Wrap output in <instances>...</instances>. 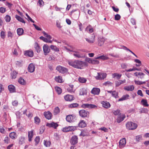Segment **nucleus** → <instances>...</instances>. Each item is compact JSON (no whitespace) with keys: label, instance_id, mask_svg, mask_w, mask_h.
I'll list each match as a JSON object with an SVG mask.
<instances>
[{"label":"nucleus","instance_id":"nucleus-16","mask_svg":"<svg viewBox=\"0 0 149 149\" xmlns=\"http://www.w3.org/2000/svg\"><path fill=\"white\" fill-rule=\"evenodd\" d=\"M44 115L45 117L47 119H51L52 117V114L49 111L45 112L44 113Z\"/></svg>","mask_w":149,"mask_h":149},{"label":"nucleus","instance_id":"nucleus-3","mask_svg":"<svg viewBox=\"0 0 149 149\" xmlns=\"http://www.w3.org/2000/svg\"><path fill=\"white\" fill-rule=\"evenodd\" d=\"M126 125V128L129 130H134L137 127V125L136 124L132 122H128Z\"/></svg>","mask_w":149,"mask_h":149},{"label":"nucleus","instance_id":"nucleus-9","mask_svg":"<svg viewBox=\"0 0 149 149\" xmlns=\"http://www.w3.org/2000/svg\"><path fill=\"white\" fill-rule=\"evenodd\" d=\"M98 75L95 77L97 79H104L107 76L106 73H97Z\"/></svg>","mask_w":149,"mask_h":149},{"label":"nucleus","instance_id":"nucleus-43","mask_svg":"<svg viewBox=\"0 0 149 149\" xmlns=\"http://www.w3.org/2000/svg\"><path fill=\"white\" fill-rule=\"evenodd\" d=\"M86 30L87 31H88L89 33H92L93 31V29L90 26H88L86 28Z\"/></svg>","mask_w":149,"mask_h":149},{"label":"nucleus","instance_id":"nucleus-17","mask_svg":"<svg viewBox=\"0 0 149 149\" xmlns=\"http://www.w3.org/2000/svg\"><path fill=\"white\" fill-rule=\"evenodd\" d=\"M100 89L97 88H94L91 91V93L94 95H98L100 93Z\"/></svg>","mask_w":149,"mask_h":149},{"label":"nucleus","instance_id":"nucleus-30","mask_svg":"<svg viewBox=\"0 0 149 149\" xmlns=\"http://www.w3.org/2000/svg\"><path fill=\"white\" fill-rule=\"evenodd\" d=\"M55 80L58 83H62L63 82L62 77L60 76L56 77L55 78Z\"/></svg>","mask_w":149,"mask_h":149},{"label":"nucleus","instance_id":"nucleus-12","mask_svg":"<svg viewBox=\"0 0 149 149\" xmlns=\"http://www.w3.org/2000/svg\"><path fill=\"white\" fill-rule=\"evenodd\" d=\"M125 118V116L124 114H120L117 119V122L118 123H119L122 121Z\"/></svg>","mask_w":149,"mask_h":149},{"label":"nucleus","instance_id":"nucleus-56","mask_svg":"<svg viewBox=\"0 0 149 149\" xmlns=\"http://www.w3.org/2000/svg\"><path fill=\"white\" fill-rule=\"evenodd\" d=\"M111 95L113 97H115V98H117L118 97V93L115 91H113Z\"/></svg>","mask_w":149,"mask_h":149},{"label":"nucleus","instance_id":"nucleus-42","mask_svg":"<svg viewBox=\"0 0 149 149\" xmlns=\"http://www.w3.org/2000/svg\"><path fill=\"white\" fill-rule=\"evenodd\" d=\"M121 76V74L118 73H115L112 74V77L113 78L116 77L117 79H119Z\"/></svg>","mask_w":149,"mask_h":149},{"label":"nucleus","instance_id":"nucleus-20","mask_svg":"<svg viewBox=\"0 0 149 149\" xmlns=\"http://www.w3.org/2000/svg\"><path fill=\"white\" fill-rule=\"evenodd\" d=\"M134 74L138 78L141 79H142L144 77L145 74L143 72H135L134 73Z\"/></svg>","mask_w":149,"mask_h":149},{"label":"nucleus","instance_id":"nucleus-48","mask_svg":"<svg viewBox=\"0 0 149 149\" xmlns=\"http://www.w3.org/2000/svg\"><path fill=\"white\" fill-rule=\"evenodd\" d=\"M17 72L15 71H13L11 73V77L13 79H15L16 78L17 75Z\"/></svg>","mask_w":149,"mask_h":149},{"label":"nucleus","instance_id":"nucleus-27","mask_svg":"<svg viewBox=\"0 0 149 149\" xmlns=\"http://www.w3.org/2000/svg\"><path fill=\"white\" fill-rule=\"evenodd\" d=\"M130 96L128 94L124 95L121 98H120L118 100V101H121L124 100H125L129 99Z\"/></svg>","mask_w":149,"mask_h":149},{"label":"nucleus","instance_id":"nucleus-35","mask_svg":"<svg viewBox=\"0 0 149 149\" xmlns=\"http://www.w3.org/2000/svg\"><path fill=\"white\" fill-rule=\"evenodd\" d=\"M34 47L36 49V51L37 52H40L41 50L37 42H35V43Z\"/></svg>","mask_w":149,"mask_h":149},{"label":"nucleus","instance_id":"nucleus-38","mask_svg":"<svg viewBox=\"0 0 149 149\" xmlns=\"http://www.w3.org/2000/svg\"><path fill=\"white\" fill-rule=\"evenodd\" d=\"M18 82L19 84L22 85H25L26 84V82L22 78L19 79Z\"/></svg>","mask_w":149,"mask_h":149},{"label":"nucleus","instance_id":"nucleus-45","mask_svg":"<svg viewBox=\"0 0 149 149\" xmlns=\"http://www.w3.org/2000/svg\"><path fill=\"white\" fill-rule=\"evenodd\" d=\"M135 84L137 85H141L146 83L145 81H139L134 80Z\"/></svg>","mask_w":149,"mask_h":149},{"label":"nucleus","instance_id":"nucleus-41","mask_svg":"<svg viewBox=\"0 0 149 149\" xmlns=\"http://www.w3.org/2000/svg\"><path fill=\"white\" fill-rule=\"evenodd\" d=\"M34 120L35 123L37 125H39L40 122V119L37 116L34 118Z\"/></svg>","mask_w":149,"mask_h":149},{"label":"nucleus","instance_id":"nucleus-44","mask_svg":"<svg viewBox=\"0 0 149 149\" xmlns=\"http://www.w3.org/2000/svg\"><path fill=\"white\" fill-rule=\"evenodd\" d=\"M97 59L96 58V57L94 59H92V62L91 64H97L99 63V61L97 60Z\"/></svg>","mask_w":149,"mask_h":149},{"label":"nucleus","instance_id":"nucleus-24","mask_svg":"<svg viewBox=\"0 0 149 149\" xmlns=\"http://www.w3.org/2000/svg\"><path fill=\"white\" fill-rule=\"evenodd\" d=\"M24 54L25 56L32 57L33 56V53L32 50H27L25 52Z\"/></svg>","mask_w":149,"mask_h":149},{"label":"nucleus","instance_id":"nucleus-19","mask_svg":"<svg viewBox=\"0 0 149 149\" xmlns=\"http://www.w3.org/2000/svg\"><path fill=\"white\" fill-rule=\"evenodd\" d=\"M35 67L33 63L30 64L28 68V70L29 72L31 73L33 72L35 69Z\"/></svg>","mask_w":149,"mask_h":149},{"label":"nucleus","instance_id":"nucleus-5","mask_svg":"<svg viewBox=\"0 0 149 149\" xmlns=\"http://www.w3.org/2000/svg\"><path fill=\"white\" fill-rule=\"evenodd\" d=\"M56 69L59 72L63 74L66 73L68 71V70L67 68L60 65L58 66L56 68Z\"/></svg>","mask_w":149,"mask_h":149},{"label":"nucleus","instance_id":"nucleus-36","mask_svg":"<svg viewBox=\"0 0 149 149\" xmlns=\"http://www.w3.org/2000/svg\"><path fill=\"white\" fill-rule=\"evenodd\" d=\"M141 103L144 107H148V106L147 100H146L142 99L141 101Z\"/></svg>","mask_w":149,"mask_h":149},{"label":"nucleus","instance_id":"nucleus-15","mask_svg":"<svg viewBox=\"0 0 149 149\" xmlns=\"http://www.w3.org/2000/svg\"><path fill=\"white\" fill-rule=\"evenodd\" d=\"M95 36L93 35L89 38H85V39L89 43H94L95 41Z\"/></svg>","mask_w":149,"mask_h":149},{"label":"nucleus","instance_id":"nucleus-13","mask_svg":"<svg viewBox=\"0 0 149 149\" xmlns=\"http://www.w3.org/2000/svg\"><path fill=\"white\" fill-rule=\"evenodd\" d=\"M126 139L123 138L120 140L119 142V146L120 148H123L126 144Z\"/></svg>","mask_w":149,"mask_h":149},{"label":"nucleus","instance_id":"nucleus-39","mask_svg":"<svg viewBox=\"0 0 149 149\" xmlns=\"http://www.w3.org/2000/svg\"><path fill=\"white\" fill-rule=\"evenodd\" d=\"M25 142V138L23 136H21L19 139V143L22 145Z\"/></svg>","mask_w":149,"mask_h":149},{"label":"nucleus","instance_id":"nucleus-14","mask_svg":"<svg viewBox=\"0 0 149 149\" xmlns=\"http://www.w3.org/2000/svg\"><path fill=\"white\" fill-rule=\"evenodd\" d=\"M101 103L102 104V107L108 109L111 107L110 104L106 101H103Z\"/></svg>","mask_w":149,"mask_h":149},{"label":"nucleus","instance_id":"nucleus-18","mask_svg":"<svg viewBox=\"0 0 149 149\" xmlns=\"http://www.w3.org/2000/svg\"><path fill=\"white\" fill-rule=\"evenodd\" d=\"M65 100L68 101H71L74 100L73 96L69 94H68L65 95L64 97Z\"/></svg>","mask_w":149,"mask_h":149},{"label":"nucleus","instance_id":"nucleus-31","mask_svg":"<svg viewBox=\"0 0 149 149\" xmlns=\"http://www.w3.org/2000/svg\"><path fill=\"white\" fill-rule=\"evenodd\" d=\"M9 136L12 139H15L17 138V134L16 133L14 132L10 133L9 134Z\"/></svg>","mask_w":149,"mask_h":149},{"label":"nucleus","instance_id":"nucleus-54","mask_svg":"<svg viewBox=\"0 0 149 149\" xmlns=\"http://www.w3.org/2000/svg\"><path fill=\"white\" fill-rule=\"evenodd\" d=\"M140 69H139L136 67H133L132 69H130L126 70V71L127 72H130L134 70H140Z\"/></svg>","mask_w":149,"mask_h":149},{"label":"nucleus","instance_id":"nucleus-61","mask_svg":"<svg viewBox=\"0 0 149 149\" xmlns=\"http://www.w3.org/2000/svg\"><path fill=\"white\" fill-rule=\"evenodd\" d=\"M92 59L88 57H86L85 59V61L88 62L89 63H91Z\"/></svg>","mask_w":149,"mask_h":149},{"label":"nucleus","instance_id":"nucleus-64","mask_svg":"<svg viewBox=\"0 0 149 149\" xmlns=\"http://www.w3.org/2000/svg\"><path fill=\"white\" fill-rule=\"evenodd\" d=\"M6 11V8L3 7L0 8V12L2 13H4Z\"/></svg>","mask_w":149,"mask_h":149},{"label":"nucleus","instance_id":"nucleus-26","mask_svg":"<svg viewBox=\"0 0 149 149\" xmlns=\"http://www.w3.org/2000/svg\"><path fill=\"white\" fill-rule=\"evenodd\" d=\"M86 124L84 120H81L78 124V126L80 127H84L86 126Z\"/></svg>","mask_w":149,"mask_h":149},{"label":"nucleus","instance_id":"nucleus-6","mask_svg":"<svg viewBox=\"0 0 149 149\" xmlns=\"http://www.w3.org/2000/svg\"><path fill=\"white\" fill-rule=\"evenodd\" d=\"M66 120L69 122H73L76 120V116L72 115H68L66 116Z\"/></svg>","mask_w":149,"mask_h":149},{"label":"nucleus","instance_id":"nucleus-47","mask_svg":"<svg viewBox=\"0 0 149 149\" xmlns=\"http://www.w3.org/2000/svg\"><path fill=\"white\" fill-rule=\"evenodd\" d=\"M78 80L79 82L81 83H85L87 81V80L85 78L81 77L79 78Z\"/></svg>","mask_w":149,"mask_h":149},{"label":"nucleus","instance_id":"nucleus-50","mask_svg":"<svg viewBox=\"0 0 149 149\" xmlns=\"http://www.w3.org/2000/svg\"><path fill=\"white\" fill-rule=\"evenodd\" d=\"M44 145L46 147H48L50 146L51 144V142L47 141L44 140L43 143Z\"/></svg>","mask_w":149,"mask_h":149},{"label":"nucleus","instance_id":"nucleus-59","mask_svg":"<svg viewBox=\"0 0 149 149\" xmlns=\"http://www.w3.org/2000/svg\"><path fill=\"white\" fill-rule=\"evenodd\" d=\"M40 140V137L39 136H37L35 139L36 145H37L39 142Z\"/></svg>","mask_w":149,"mask_h":149},{"label":"nucleus","instance_id":"nucleus-1","mask_svg":"<svg viewBox=\"0 0 149 149\" xmlns=\"http://www.w3.org/2000/svg\"><path fill=\"white\" fill-rule=\"evenodd\" d=\"M68 63L70 66L79 69H82L84 67L88 66V63L85 61H83L78 60H69Z\"/></svg>","mask_w":149,"mask_h":149},{"label":"nucleus","instance_id":"nucleus-49","mask_svg":"<svg viewBox=\"0 0 149 149\" xmlns=\"http://www.w3.org/2000/svg\"><path fill=\"white\" fill-rule=\"evenodd\" d=\"M55 89L58 94H60L62 93V91L61 88L58 86L56 87H55Z\"/></svg>","mask_w":149,"mask_h":149},{"label":"nucleus","instance_id":"nucleus-58","mask_svg":"<svg viewBox=\"0 0 149 149\" xmlns=\"http://www.w3.org/2000/svg\"><path fill=\"white\" fill-rule=\"evenodd\" d=\"M142 137L141 135H139L137 136H136V141H139L140 140H142Z\"/></svg>","mask_w":149,"mask_h":149},{"label":"nucleus","instance_id":"nucleus-40","mask_svg":"<svg viewBox=\"0 0 149 149\" xmlns=\"http://www.w3.org/2000/svg\"><path fill=\"white\" fill-rule=\"evenodd\" d=\"M17 34L19 36L21 35L24 33V30L22 28H19L17 29Z\"/></svg>","mask_w":149,"mask_h":149},{"label":"nucleus","instance_id":"nucleus-23","mask_svg":"<svg viewBox=\"0 0 149 149\" xmlns=\"http://www.w3.org/2000/svg\"><path fill=\"white\" fill-rule=\"evenodd\" d=\"M87 90L85 88H82L79 90V95H84L87 94Z\"/></svg>","mask_w":149,"mask_h":149},{"label":"nucleus","instance_id":"nucleus-22","mask_svg":"<svg viewBox=\"0 0 149 149\" xmlns=\"http://www.w3.org/2000/svg\"><path fill=\"white\" fill-rule=\"evenodd\" d=\"M134 86L133 85L126 86L124 88V89L125 90L130 91H133L134 90Z\"/></svg>","mask_w":149,"mask_h":149},{"label":"nucleus","instance_id":"nucleus-4","mask_svg":"<svg viewBox=\"0 0 149 149\" xmlns=\"http://www.w3.org/2000/svg\"><path fill=\"white\" fill-rule=\"evenodd\" d=\"M76 129L75 126H69L68 127H65L62 129V131L64 132H67L70 131H74Z\"/></svg>","mask_w":149,"mask_h":149},{"label":"nucleus","instance_id":"nucleus-51","mask_svg":"<svg viewBox=\"0 0 149 149\" xmlns=\"http://www.w3.org/2000/svg\"><path fill=\"white\" fill-rule=\"evenodd\" d=\"M50 48L52 49L53 50L55 51L58 52L59 51L58 48L56 46L53 45H51L50 46Z\"/></svg>","mask_w":149,"mask_h":149},{"label":"nucleus","instance_id":"nucleus-63","mask_svg":"<svg viewBox=\"0 0 149 149\" xmlns=\"http://www.w3.org/2000/svg\"><path fill=\"white\" fill-rule=\"evenodd\" d=\"M127 65L126 63H123L121 64V66L123 69L126 68L127 67Z\"/></svg>","mask_w":149,"mask_h":149},{"label":"nucleus","instance_id":"nucleus-62","mask_svg":"<svg viewBox=\"0 0 149 149\" xmlns=\"http://www.w3.org/2000/svg\"><path fill=\"white\" fill-rule=\"evenodd\" d=\"M120 18V15L118 14H117L115 16V19L116 20H118Z\"/></svg>","mask_w":149,"mask_h":149},{"label":"nucleus","instance_id":"nucleus-46","mask_svg":"<svg viewBox=\"0 0 149 149\" xmlns=\"http://www.w3.org/2000/svg\"><path fill=\"white\" fill-rule=\"evenodd\" d=\"M60 109L58 107H56L54 111V115H56L58 114L60 112Z\"/></svg>","mask_w":149,"mask_h":149},{"label":"nucleus","instance_id":"nucleus-8","mask_svg":"<svg viewBox=\"0 0 149 149\" xmlns=\"http://www.w3.org/2000/svg\"><path fill=\"white\" fill-rule=\"evenodd\" d=\"M81 107L84 108H88V109H91V108H95L97 107V106L95 105L89 104H84L82 105Z\"/></svg>","mask_w":149,"mask_h":149},{"label":"nucleus","instance_id":"nucleus-55","mask_svg":"<svg viewBox=\"0 0 149 149\" xmlns=\"http://www.w3.org/2000/svg\"><path fill=\"white\" fill-rule=\"evenodd\" d=\"M113 114L115 116L118 115L120 112V110L119 109H117L116 110H113L112 111Z\"/></svg>","mask_w":149,"mask_h":149},{"label":"nucleus","instance_id":"nucleus-37","mask_svg":"<svg viewBox=\"0 0 149 149\" xmlns=\"http://www.w3.org/2000/svg\"><path fill=\"white\" fill-rule=\"evenodd\" d=\"M105 41V39L103 38H100L98 40V45L99 46H101L104 44Z\"/></svg>","mask_w":149,"mask_h":149},{"label":"nucleus","instance_id":"nucleus-28","mask_svg":"<svg viewBox=\"0 0 149 149\" xmlns=\"http://www.w3.org/2000/svg\"><path fill=\"white\" fill-rule=\"evenodd\" d=\"M8 90L11 93H13L15 92V86L12 85H10L8 86Z\"/></svg>","mask_w":149,"mask_h":149},{"label":"nucleus","instance_id":"nucleus-53","mask_svg":"<svg viewBox=\"0 0 149 149\" xmlns=\"http://www.w3.org/2000/svg\"><path fill=\"white\" fill-rule=\"evenodd\" d=\"M4 19L6 22H9L10 20L11 17L9 15H7L5 17Z\"/></svg>","mask_w":149,"mask_h":149},{"label":"nucleus","instance_id":"nucleus-7","mask_svg":"<svg viewBox=\"0 0 149 149\" xmlns=\"http://www.w3.org/2000/svg\"><path fill=\"white\" fill-rule=\"evenodd\" d=\"M80 116L82 117L85 118L88 117L89 115V112L84 110H81L79 112Z\"/></svg>","mask_w":149,"mask_h":149},{"label":"nucleus","instance_id":"nucleus-10","mask_svg":"<svg viewBox=\"0 0 149 149\" xmlns=\"http://www.w3.org/2000/svg\"><path fill=\"white\" fill-rule=\"evenodd\" d=\"M43 48L44 54L45 55H47L50 51V49L49 47L47 45H44L43 46Z\"/></svg>","mask_w":149,"mask_h":149},{"label":"nucleus","instance_id":"nucleus-21","mask_svg":"<svg viewBox=\"0 0 149 149\" xmlns=\"http://www.w3.org/2000/svg\"><path fill=\"white\" fill-rule=\"evenodd\" d=\"M46 125L49 127H52L55 129H56L58 126V125L56 123L52 122L50 123H47Z\"/></svg>","mask_w":149,"mask_h":149},{"label":"nucleus","instance_id":"nucleus-57","mask_svg":"<svg viewBox=\"0 0 149 149\" xmlns=\"http://www.w3.org/2000/svg\"><path fill=\"white\" fill-rule=\"evenodd\" d=\"M79 106L78 104L74 103L71 104L69 105V107L70 108H75Z\"/></svg>","mask_w":149,"mask_h":149},{"label":"nucleus","instance_id":"nucleus-33","mask_svg":"<svg viewBox=\"0 0 149 149\" xmlns=\"http://www.w3.org/2000/svg\"><path fill=\"white\" fill-rule=\"evenodd\" d=\"M15 18L19 21L24 24L25 23V22L23 18L18 15H16Z\"/></svg>","mask_w":149,"mask_h":149},{"label":"nucleus","instance_id":"nucleus-11","mask_svg":"<svg viewBox=\"0 0 149 149\" xmlns=\"http://www.w3.org/2000/svg\"><path fill=\"white\" fill-rule=\"evenodd\" d=\"M71 144L73 145H74L78 143V138L77 136H74L71 138L70 140Z\"/></svg>","mask_w":149,"mask_h":149},{"label":"nucleus","instance_id":"nucleus-2","mask_svg":"<svg viewBox=\"0 0 149 149\" xmlns=\"http://www.w3.org/2000/svg\"><path fill=\"white\" fill-rule=\"evenodd\" d=\"M72 52L73 53V55L76 58H83L85 56L84 54L81 53V52H84L83 49H77L73 50Z\"/></svg>","mask_w":149,"mask_h":149},{"label":"nucleus","instance_id":"nucleus-29","mask_svg":"<svg viewBox=\"0 0 149 149\" xmlns=\"http://www.w3.org/2000/svg\"><path fill=\"white\" fill-rule=\"evenodd\" d=\"M96 58L104 60L109 59V58L106 55H102L98 56L97 57H96Z\"/></svg>","mask_w":149,"mask_h":149},{"label":"nucleus","instance_id":"nucleus-34","mask_svg":"<svg viewBox=\"0 0 149 149\" xmlns=\"http://www.w3.org/2000/svg\"><path fill=\"white\" fill-rule=\"evenodd\" d=\"M125 80L123 81L119 80L118 81H115L116 86L118 87L121 84L125 83Z\"/></svg>","mask_w":149,"mask_h":149},{"label":"nucleus","instance_id":"nucleus-25","mask_svg":"<svg viewBox=\"0 0 149 149\" xmlns=\"http://www.w3.org/2000/svg\"><path fill=\"white\" fill-rule=\"evenodd\" d=\"M28 137L29 141H31L33 136V131L32 130L28 132Z\"/></svg>","mask_w":149,"mask_h":149},{"label":"nucleus","instance_id":"nucleus-60","mask_svg":"<svg viewBox=\"0 0 149 149\" xmlns=\"http://www.w3.org/2000/svg\"><path fill=\"white\" fill-rule=\"evenodd\" d=\"M0 36L2 38L4 39L5 37V32L3 31H1L0 33Z\"/></svg>","mask_w":149,"mask_h":149},{"label":"nucleus","instance_id":"nucleus-52","mask_svg":"<svg viewBox=\"0 0 149 149\" xmlns=\"http://www.w3.org/2000/svg\"><path fill=\"white\" fill-rule=\"evenodd\" d=\"M42 33L44 35L45 37L49 39H52V37L51 36L49 35H48L47 33L45 32L44 31H43L42 32Z\"/></svg>","mask_w":149,"mask_h":149},{"label":"nucleus","instance_id":"nucleus-32","mask_svg":"<svg viewBox=\"0 0 149 149\" xmlns=\"http://www.w3.org/2000/svg\"><path fill=\"white\" fill-rule=\"evenodd\" d=\"M73 85L72 84L69 85V87H68L67 89V91L68 92L71 93L72 92H74L73 91Z\"/></svg>","mask_w":149,"mask_h":149}]
</instances>
